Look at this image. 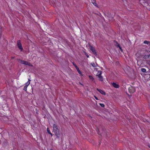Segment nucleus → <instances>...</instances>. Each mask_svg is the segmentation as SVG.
<instances>
[{"mask_svg": "<svg viewBox=\"0 0 150 150\" xmlns=\"http://www.w3.org/2000/svg\"><path fill=\"white\" fill-rule=\"evenodd\" d=\"M73 64L77 70H79V69L78 67L75 64L73 63Z\"/></svg>", "mask_w": 150, "mask_h": 150, "instance_id": "nucleus-17", "label": "nucleus"}, {"mask_svg": "<svg viewBox=\"0 0 150 150\" xmlns=\"http://www.w3.org/2000/svg\"><path fill=\"white\" fill-rule=\"evenodd\" d=\"M135 91V88L132 86H130L129 88V91L130 93H133Z\"/></svg>", "mask_w": 150, "mask_h": 150, "instance_id": "nucleus-4", "label": "nucleus"}, {"mask_svg": "<svg viewBox=\"0 0 150 150\" xmlns=\"http://www.w3.org/2000/svg\"><path fill=\"white\" fill-rule=\"evenodd\" d=\"M100 105L101 106H102V107H104V104H101V103H100Z\"/></svg>", "mask_w": 150, "mask_h": 150, "instance_id": "nucleus-21", "label": "nucleus"}, {"mask_svg": "<svg viewBox=\"0 0 150 150\" xmlns=\"http://www.w3.org/2000/svg\"><path fill=\"white\" fill-rule=\"evenodd\" d=\"M141 71L143 72H145L146 71V69L145 68H142L141 69Z\"/></svg>", "mask_w": 150, "mask_h": 150, "instance_id": "nucleus-14", "label": "nucleus"}, {"mask_svg": "<svg viewBox=\"0 0 150 150\" xmlns=\"http://www.w3.org/2000/svg\"><path fill=\"white\" fill-rule=\"evenodd\" d=\"M19 62L20 63L22 64H23L25 65H27L29 66H33V65L32 64H31L30 63L26 61L23 60H19Z\"/></svg>", "mask_w": 150, "mask_h": 150, "instance_id": "nucleus-2", "label": "nucleus"}, {"mask_svg": "<svg viewBox=\"0 0 150 150\" xmlns=\"http://www.w3.org/2000/svg\"><path fill=\"white\" fill-rule=\"evenodd\" d=\"M98 77L99 79V80L102 81H103V78L102 76H101V75L99 76H98Z\"/></svg>", "mask_w": 150, "mask_h": 150, "instance_id": "nucleus-12", "label": "nucleus"}, {"mask_svg": "<svg viewBox=\"0 0 150 150\" xmlns=\"http://www.w3.org/2000/svg\"><path fill=\"white\" fill-rule=\"evenodd\" d=\"M92 3H93L94 5L95 6H96V3L95 2H92Z\"/></svg>", "mask_w": 150, "mask_h": 150, "instance_id": "nucleus-22", "label": "nucleus"}, {"mask_svg": "<svg viewBox=\"0 0 150 150\" xmlns=\"http://www.w3.org/2000/svg\"><path fill=\"white\" fill-rule=\"evenodd\" d=\"M53 132H54L57 137H59V130L56 124H54L53 125Z\"/></svg>", "mask_w": 150, "mask_h": 150, "instance_id": "nucleus-1", "label": "nucleus"}, {"mask_svg": "<svg viewBox=\"0 0 150 150\" xmlns=\"http://www.w3.org/2000/svg\"><path fill=\"white\" fill-rule=\"evenodd\" d=\"M30 80L29 79L28 81L25 83V86L27 87L30 84Z\"/></svg>", "mask_w": 150, "mask_h": 150, "instance_id": "nucleus-10", "label": "nucleus"}, {"mask_svg": "<svg viewBox=\"0 0 150 150\" xmlns=\"http://www.w3.org/2000/svg\"><path fill=\"white\" fill-rule=\"evenodd\" d=\"M85 54L86 55L87 58L89 57V56L86 53H85Z\"/></svg>", "mask_w": 150, "mask_h": 150, "instance_id": "nucleus-23", "label": "nucleus"}, {"mask_svg": "<svg viewBox=\"0 0 150 150\" xmlns=\"http://www.w3.org/2000/svg\"><path fill=\"white\" fill-rule=\"evenodd\" d=\"M114 43H115V45H117V46L119 47L120 51H121L122 52V48L119 45L118 43L117 42H114Z\"/></svg>", "mask_w": 150, "mask_h": 150, "instance_id": "nucleus-8", "label": "nucleus"}, {"mask_svg": "<svg viewBox=\"0 0 150 150\" xmlns=\"http://www.w3.org/2000/svg\"><path fill=\"white\" fill-rule=\"evenodd\" d=\"M112 86L115 88H119V85L115 83H112Z\"/></svg>", "mask_w": 150, "mask_h": 150, "instance_id": "nucleus-6", "label": "nucleus"}, {"mask_svg": "<svg viewBox=\"0 0 150 150\" xmlns=\"http://www.w3.org/2000/svg\"><path fill=\"white\" fill-rule=\"evenodd\" d=\"M47 131L49 134H50L51 136H52V134L51 133L50 130L48 129V128L47 129Z\"/></svg>", "mask_w": 150, "mask_h": 150, "instance_id": "nucleus-16", "label": "nucleus"}, {"mask_svg": "<svg viewBox=\"0 0 150 150\" xmlns=\"http://www.w3.org/2000/svg\"><path fill=\"white\" fill-rule=\"evenodd\" d=\"M77 71L78 72V73L80 74V76H81L83 75V74H82L81 72L80 71V70H79H79H77Z\"/></svg>", "mask_w": 150, "mask_h": 150, "instance_id": "nucleus-15", "label": "nucleus"}, {"mask_svg": "<svg viewBox=\"0 0 150 150\" xmlns=\"http://www.w3.org/2000/svg\"><path fill=\"white\" fill-rule=\"evenodd\" d=\"M97 72L96 74V76H98L102 74V71L100 70L97 71Z\"/></svg>", "mask_w": 150, "mask_h": 150, "instance_id": "nucleus-9", "label": "nucleus"}, {"mask_svg": "<svg viewBox=\"0 0 150 150\" xmlns=\"http://www.w3.org/2000/svg\"><path fill=\"white\" fill-rule=\"evenodd\" d=\"M17 45L18 48L19 49V50H20L21 51H22L23 50V48L22 46L21 42L19 40H18L17 41Z\"/></svg>", "mask_w": 150, "mask_h": 150, "instance_id": "nucleus-3", "label": "nucleus"}, {"mask_svg": "<svg viewBox=\"0 0 150 150\" xmlns=\"http://www.w3.org/2000/svg\"><path fill=\"white\" fill-rule=\"evenodd\" d=\"M91 64L93 67H96V65L94 63H91Z\"/></svg>", "mask_w": 150, "mask_h": 150, "instance_id": "nucleus-18", "label": "nucleus"}, {"mask_svg": "<svg viewBox=\"0 0 150 150\" xmlns=\"http://www.w3.org/2000/svg\"><path fill=\"white\" fill-rule=\"evenodd\" d=\"M27 87L25 86L23 88V90L24 91H26Z\"/></svg>", "mask_w": 150, "mask_h": 150, "instance_id": "nucleus-20", "label": "nucleus"}, {"mask_svg": "<svg viewBox=\"0 0 150 150\" xmlns=\"http://www.w3.org/2000/svg\"><path fill=\"white\" fill-rule=\"evenodd\" d=\"M144 43L148 45H150V42L149 41L145 40L144 41Z\"/></svg>", "mask_w": 150, "mask_h": 150, "instance_id": "nucleus-11", "label": "nucleus"}, {"mask_svg": "<svg viewBox=\"0 0 150 150\" xmlns=\"http://www.w3.org/2000/svg\"><path fill=\"white\" fill-rule=\"evenodd\" d=\"M14 58V57H12V59H13V58Z\"/></svg>", "mask_w": 150, "mask_h": 150, "instance_id": "nucleus-26", "label": "nucleus"}, {"mask_svg": "<svg viewBox=\"0 0 150 150\" xmlns=\"http://www.w3.org/2000/svg\"><path fill=\"white\" fill-rule=\"evenodd\" d=\"M94 97L97 100H98V99L95 96H94Z\"/></svg>", "mask_w": 150, "mask_h": 150, "instance_id": "nucleus-24", "label": "nucleus"}, {"mask_svg": "<svg viewBox=\"0 0 150 150\" xmlns=\"http://www.w3.org/2000/svg\"><path fill=\"white\" fill-rule=\"evenodd\" d=\"M90 48L91 50L93 52V53L95 55H96V52L95 50L94 47L91 45H90Z\"/></svg>", "mask_w": 150, "mask_h": 150, "instance_id": "nucleus-5", "label": "nucleus"}, {"mask_svg": "<svg viewBox=\"0 0 150 150\" xmlns=\"http://www.w3.org/2000/svg\"><path fill=\"white\" fill-rule=\"evenodd\" d=\"M89 78L90 80L91 81H93L94 80V78L93 76L91 75L89 76Z\"/></svg>", "mask_w": 150, "mask_h": 150, "instance_id": "nucleus-13", "label": "nucleus"}, {"mask_svg": "<svg viewBox=\"0 0 150 150\" xmlns=\"http://www.w3.org/2000/svg\"><path fill=\"white\" fill-rule=\"evenodd\" d=\"M96 89L100 93H101V94H102L103 95H105V93L103 90L100 89H98V88H97Z\"/></svg>", "mask_w": 150, "mask_h": 150, "instance_id": "nucleus-7", "label": "nucleus"}, {"mask_svg": "<svg viewBox=\"0 0 150 150\" xmlns=\"http://www.w3.org/2000/svg\"><path fill=\"white\" fill-rule=\"evenodd\" d=\"M2 32V30H1V27L0 26V37L1 36V33Z\"/></svg>", "mask_w": 150, "mask_h": 150, "instance_id": "nucleus-19", "label": "nucleus"}, {"mask_svg": "<svg viewBox=\"0 0 150 150\" xmlns=\"http://www.w3.org/2000/svg\"><path fill=\"white\" fill-rule=\"evenodd\" d=\"M148 57L150 59V54L149 55Z\"/></svg>", "mask_w": 150, "mask_h": 150, "instance_id": "nucleus-25", "label": "nucleus"}, {"mask_svg": "<svg viewBox=\"0 0 150 150\" xmlns=\"http://www.w3.org/2000/svg\"><path fill=\"white\" fill-rule=\"evenodd\" d=\"M50 150H53L52 149H51Z\"/></svg>", "mask_w": 150, "mask_h": 150, "instance_id": "nucleus-27", "label": "nucleus"}]
</instances>
